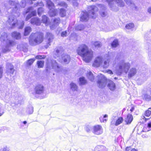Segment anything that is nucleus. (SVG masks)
Listing matches in <instances>:
<instances>
[{
  "mask_svg": "<svg viewBox=\"0 0 151 151\" xmlns=\"http://www.w3.org/2000/svg\"><path fill=\"white\" fill-rule=\"evenodd\" d=\"M78 54L83 58V60L86 63L90 62L93 57V52L89 50L88 47L84 44L79 46L77 50Z\"/></svg>",
  "mask_w": 151,
  "mask_h": 151,
  "instance_id": "obj_1",
  "label": "nucleus"
},
{
  "mask_svg": "<svg viewBox=\"0 0 151 151\" xmlns=\"http://www.w3.org/2000/svg\"><path fill=\"white\" fill-rule=\"evenodd\" d=\"M88 12L85 11L81 13L80 17L81 20L82 21L86 22L88 19L89 17L92 18H95L96 15L95 12L98 10V8L94 6H90L88 7Z\"/></svg>",
  "mask_w": 151,
  "mask_h": 151,
  "instance_id": "obj_2",
  "label": "nucleus"
},
{
  "mask_svg": "<svg viewBox=\"0 0 151 151\" xmlns=\"http://www.w3.org/2000/svg\"><path fill=\"white\" fill-rule=\"evenodd\" d=\"M43 40V34L40 32L32 33L29 37V43L32 46L40 43Z\"/></svg>",
  "mask_w": 151,
  "mask_h": 151,
  "instance_id": "obj_3",
  "label": "nucleus"
},
{
  "mask_svg": "<svg viewBox=\"0 0 151 151\" xmlns=\"http://www.w3.org/2000/svg\"><path fill=\"white\" fill-rule=\"evenodd\" d=\"M119 68L116 70V73L120 75L122 73L124 72L127 73L130 67V64L129 63H125L124 60H122L119 63Z\"/></svg>",
  "mask_w": 151,
  "mask_h": 151,
  "instance_id": "obj_4",
  "label": "nucleus"
},
{
  "mask_svg": "<svg viewBox=\"0 0 151 151\" xmlns=\"http://www.w3.org/2000/svg\"><path fill=\"white\" fill-rule=\"evenodd\" d=\"M52 68L57 72H60L61 68L58 64L54 60H47L46 63V70L48 72L49 70Z\"/></svg>",
  "mask_w": 151,
  "mask_h": 151,
  "instance_id": "obj_5",
  "label": "nucleus"
},
{
  "mask_svg": "<svg viewBox=\"0 0 151 151\" xmlns=\"http://www.w3.org/2000/svg\"><path fill=\"white\" fill-rule=\"evenodd\" d=\"M111 10L115 11L114 2H116L118 6L120 7H123L124 5V2L122 0H107Z\"/></svg>",
  "mask_w": 151,
  "mask_h": 151,
  "instance_id": "obj_6",
  "label": "nucleus"
},
{
  "mask_svg": "<svg viewBox=\"0 0 151 151\" xmlns=\"http://www.w3.org/2000/svg\"><path fill=\"white\" fill-rule=\"evenodd\" d=\"M97 77L98 80L97 81L98 87L99 88H104L106 84L107 80L106 78L103 75H99Z\"/></svg>",
  "mask_w": 151,
  "mask_h": 151,
  "instance_id": "obj_7",
  "label": "nucleus"
},
{
  "mask_svg": "<svg viewBox=\"0 0 151 151\" xmlns=\"http://www.w3.org/2000/svg\"><path fill=\"white\" fill-rule=\"evenodd\" d=\"M5 43L6 44V46L2 49V52L4 53L9 51L10 50V48L15 45V42L14 41L9 38L7 39Z\"/></svg>",
  "mask_w": 151,
  "mask_h": 151,
  "instance_id": "obj_8",
  "label": "nucleus"
},
{
  "mask_svg": "<svg viewBox=\"0 0 151 151\" xmlns=\"http://www.w3.org/2000/svg\"><path fill=\"white\" fill-rule=\"evenodd\" d=\"M34 91L36 94H42L43 93L44 91V87L41 84H38L35 86Z\"/></svg>",
  "mask_w": 151,
  "mask_h": 151,
  "instance_id": "obj_9",
  "label": "nucleus"
},
{
  "mask_svg": "<svg viewBox=\"0 0 151 151\" xmlns=\"http://www.w3.org/2000/svg\"><path fill=\"white\" fill-rule=\"evenodd\" d=\"M33 8L32 7H30L27 9L26 13L31 12L30 14H29L27 16L25 20L27 21L29 19L31 18L32 16H34L36 14V11L33 10Z\"/></svg>",
  "mask_w": 151,
  "mask_h": 151,
  "instance_id": "obj_10",
  "label": "nucleus"
},
{
  "mask_svg": "<svg viewBox=\"0 0 151 151\" xmlns=\"http://www.w3.org/2000/svg\"><path fill=\"white\" fill-rule=\"evenodd\" d=\"M93 129V132L95 134L99 135L101 134L103 132L102 127L99 125L94 126Z\"/></svg>",
  "mask_w": 151,
  "mask_h": 151,
  "instance_id": "obj_11",
  "label": "nucleus"
},
{
  "mask_svg": "<svg viewBox=\"0 0 151 151\" xmlns=\"http://www.w3.org/2000/svg\"><path fill=\"white\" fill-rule=\"evenodd\" d=\"M46 39L47 40V45L45 46V47L46 48L47 47H48L50 45V43L54 39L53 35L50 32H47L46 35Z\"/></svg>",
  "mask_w": 151,
  "mask_h": 151,
  "instance_id": "obj_12",
  "label": "nucleus"
},
{
  "mask_svg": "<svg viewBox=\"0 0 151 151\" xmlns=\"http://www.w3.org/2000/svg\"><path fill=\"white\" fill-rule=\"evenodd\" d=\"M14 70L13 66L11 64L8 63L7 64L6 73L8 75H9L11 76V75L13 74Z\"/></svg>",
  "mask_w": 151,
  "mask_h": 151,
  "instance_id": "obj_13",
  "label": "nucleus"
},
{
  "mask_svg": "<svg viewBox=\"0 0 151 151\" xmlns=\"http://www.w3.org/2000/svg\"><path fill=\"white\" fill-rule=\"evenodd\" d=\"M102 63V58L101 57H98L96 58L93 65L94 67H98L101 65Z\"/></svg>",
  "mask_w": 151,
  "mask_h": 151,
  "instance_id": "obj_14",
  "label": "nucleus"
},
{
  "mask_svg": "<svg viewBox=\"0 0 151 151\" xmlns=\"http://www.w3.org/2000/svg\"><path fill=\"white\" fill-rule=\"evenodd\" d=\"M10 24L12 25V28H13L17 22L16 17L14 16H10L8 21Z\"/></svg>",
  "mask_w": 151,
  "mask_h": 151,
  "instance_id": "obj_15",
  "label": "nucleus"
},
{
  "mask_svg": "<svg viewBox=\"0 0 151 151\" xmlns=\"http://www.w3.org/2000/svg\"><path fill=\"white\" fill-rule=\"evenodd\" d=\"M60 19L59 18H55L53 20V24L50 26V28L52 29H55L60 24Z\"/></svg>",
  "mask_w": 151,
  "mask_h": 151,
  "instance_id": "obj_16",
  "label": "nucleus"
},
{
  "mask_svg": "<svg viewBox=\"0 0 151 151\" xmlns=\"http://www.w3.org/2000/svg\"><path fill=\"white\" fill-rule=\"evenodd\" d=\"M137 70L134 68H132L130 69L128 75V77L130 78L134 76L137 73Z\"/></svg>",
  "mask_w": 151,
  "mask_h": 151,
  "instance_id": "obj_17",
  "label": "nucleus"
},
{
  "mask_svg": "<svg viewBox=\"0 0 151 151\" xmlns=\"http://www.w3.org/2000/svg\"><path fill=\"white\" fill-rule=\"evenodd\" d=\"M62 58L63 63L65 64H68L70 60V57L68 55H63Z\"/></svg>",
  "mask_w": 151,
  "mask_h": 151,
  "instance_id": "obj_18",
  "label": "nucleus"
},
{
  "mask_svg": "<svg viewBox=\"0 0 151 151\" xmlns=\"http://www.w3.org/2000/svg\"><path fill=\"white\" fill-rule=\"evenodd\" d=\"M9 4L12 6L14 5V8H13V11L14 12L16 13L18 10L17 7L19 6V4H15L14 1H9Z\"/></svg>",
  "mask_w": 151,
  "mask_h": 151,
  "instance_id": "obj_19",
  "label": "nucleus"
},
{
  "mask_svg": "<svg viewBox=\"0 0 151 151\" xmlns=\"http://www.w3.org/2000/svg\"><path fill=\"white\" fill-rule=\"evenodd\" d=\"M31 23L33 24L40 25L41 23V21L39 18L35 17L31 19Z\"/></svg>",
  "mask_w": 151,
  "mask_h": 151,
  "instance_id": "obj_20",
  "label": "nucleus"
},
{
  "mask_svg": "<svg viewBox=\"0 0 151 151\" xmlns=\"http://www.w3.org/2000/svg\"><path fill=\"white\" fill-rule=\"evenodd\" d=\"M133 119L132 116L130 114H128L126 118H125L124 121L126 124H131Z\"/></svg>",
  "mask_w": 151,
  "mask_h": 151,
  "instance_id": "obj_21",
  "label": "nucleus"
},
{
  "mask_svg": "<svg viewBox=\"0 0 151 151\" xmlns=\"http://www.w3.org/2000/svg\"><path fill=\"white\" fill-rule=\"evenodd\" d=\"M9 38L7 33L4 32L2 33L1 36L0 40L1 42H5L6 40Z\"/></svg>",
  "mask_w": 151,
  "mask_h": 151,
  "instance_id": "obj_22",
  "label": "nucleus"
},
{
  "mask_svg": "<svg viewBox=\"0 0 151 151\" xmlns=\"http://www.w3.org/2000/svg\"><path fill=\"white\" fill-rule=\"evenodd\" d=\"M108 86L109 89L111 91H114L116 88L115 84L112 81H110L109 82L108 84Z\"/></svg>",
  "mask_w": 151,
  "mask_h": 151,
  "instance_id": "obj_23",
  "label": "nucleus"
},
{
  "mask_svg": "<svg viewBox=\"0 0 151 151\" xmlns=\"http://www.w3.org/2000/svg\"><path fill=\"white\" fill-rule=\"evenodd\" d=\"M12 37L17 40L21 38L20 33L16 31L12 33Z\"/></svg>",
  "mask_w": 151,
  "mask_h": 151,
  "instance_id": "obj_24",
  "label": "nucleus"
},
{
  "mask_svg": "<svg viewBox=\"0 0 151 151\" xmlns=\"http://www.w3.org/2000/svg\"><path fill=\"white\" fill-rule=\"evenodd\" d=\"M111 59V58H109V57L106 60L104 61L103 64L102 65V66L103 68H106L109 67Z\"/></svg>",
  "mask_w": 151,
  "mask_h": 151,
  "instance_id": "obj_25",
  "label": "nucleus"
},
{
  "mask_svg": "<svg viewBox=\"0 0 151 151\" xmlns=\"http://www.w3.org/2000/svg\"><path fill=\"white\" fill-rule=\"evenodd\" d=\"M62 53L61 51H60L58 49H56L55 51L53 52V56L55 58H58L61 55Z\"/></svg>",
  "mask_w": 151,
  "mask_h": 151,
  "instance_id": "obj_26",
  "label": "nucleus"
},
{
  "mask_svg": "<svg viewBox=\"0 0 151 151\" xmlns=\"http://www.w3.org/2000/svg\"><path fill=\"white\" fill-rule=\"evenodd\" d=\"M46 3L49 9L54 8V4L50 0H47Z\"/></svg>",
  "mask_w": 151,
  "mask_h": 151,
  "instance_id": "obj_27",
  "label": "nucleus"
},
{
  "mask_svg": "<svg viewBox=\"0 0 151 151\" xmlns=\"http://www.w3.org/2000/svg\"><path fill=\"white\" fill-rule=\"evenodd\" d=\"M87 83V80L84 77H81L79 79V83L80 85H83Z\"/></svg>",
  "mask_w": 151,
  "mask_h": 151,
  "instance_id": "obj_28",
  "label": "nucleus"
},
{
  "mask_svg": "<svg viewBox=\"0 0 151 151\" xmlns=\"http://www.w3.org/2000/svg\"><path fill=\"white\" fill-rule=\"evenodd\" d=\"M32 31V29L30 27L28 26L25 28L24 35V36L28 35Z\"/></svg>",
  "mask_w": 151,
  "mask_h": 151,
  "instance_id": "obj_29",
  "label": "nucleus"
},
{
  "mask_svg": "<svg viewBox=\"0 0 151 151\" xmlns=\"http://www.w3.org/2000/svg\"><path fill=\"white\" fill-rule=\"evenodd\" d=\"M49 14L50 17L55 16L57 14V11L54 8L50 9L49 12Z\"/></svg>",
  "mask_w": 151,
  "mask_h": 151,
  "instance_id": "obj_30",
  "label": "nucleus"
},
{
  "mask_svg": "<svg viewBox=\"0 0 151 151\" xmlns=\"http://www.w3.org/2000/svg\"><path fill=\"white\" fill-rule=\"evenodd\" d=\"M87 77L91 81H93L94 80V77L93 74L91 72H89L87 73Z\"/></svg>",
  "mask_w": 151,
  "mask_h": 151,
  "instance_id": "obj_31",
  "label": "nucleus"
},
{
  "mask_svg": "<svg viewBox=\"0 0 151 151\" xmlns=\"http://www.w3.org/2000/svg\"><path fill=\"white\" fill-rule=\"evenodd\" d=\"M70 88L73 91H77L78 90V87L74 83H71L70 84Z\"/></svg>",
  "mask_w": 151,
  "mask_h": 151,
  "instance_id": "obj_32",
  "label": "nucleus"
},
{
  "mask_svg": "<svg viewBox=\"0 0 151 151\" xmlns=\"http://www.w3.org/2000/svg\"><path fill=\"white\" fill-rule=\"evenodd\" d=\"M143 99L147 101H151V96L147 93L143 94L142 96Z\"/></svg>",
  "mask_w": 151,
  "mask_h": 151,
  "instance_id": "obj_33",
  "label": "nucleus"
},
{
  "mask_svg": "<svg viewBox=\"0 0 151 151\" xmlns=\"http://www.w3.org/2000/svg\"><path fill=\"white\" fill-rule=\"evenodd\" d=\"M33 107L30 106L27 109L26 112L29 114H31L33 113Z\"/></svg>",
  "mask_w": 151,
  "mask_h": 151,
  "instance_id": "obj_34",
  "label": "nucleus"
},
{
  "mask_svg": "<svg viewBox=\"0 0 151 151\" xmlns=\"http://www.w3.org/2000/svg\"><path fill=\"white\" fill-rule=\"evenodd\" d=\"M123 120L124 119L122 117H119L116 121L115 125L116 126L119 125L123 121Z\"/></svg>",
  "mask_w": 151,
  "mask_h": 151,
  "instance_id": "obj_35",
  "label": "nucleus"
},
{
  "mask_svg": "<svg viewBox=\"0 0 151 151\" xmlns=\"http://www.w3.org/2000/svg\"><path fill=\"white\" fill-rule=\"evenodd\" d=\"M60 16L62 17L65 16L66 14L65 10L63 8L61 9L60 10Z\"/></svg>",
  "mask_w": 151,
  "mask_h": 151,
  "instance_id": "obj_36",
  "label": "nucleus"
},
{
  "mask_svg": "<svg viewBox=\"0 0 151 151\" xmlns=\"http://www.w3.org/2000/svg\"><path fill=\"white\" fill-rule=\"evenodd\" d=\"M145 115L147 117H151V109L150 108L146 110L145 113Z\"/></svg>",
  "mask_w": 151,
  "mask_h": 151,
  "instance_id": "obj_37",
  "label": "nucleus"
},
{
  "mask_svg": "<svg viewBox=\"0 0 151 151\" xmlns=\"http://www.w3.org/2000/svg\"><path fill=\"white\" fill-rule=\"evenodd\" d=\"M118 42L117 40H115L112 42L111 45L113 47H115L118 45Z\"/></svg>",
  "mask_w": 151,
  "mask_h": 151,
  "instance_id": "obj_38",
  "label": "nucleus"
},
{
  "mask_svg": "<svg viewBox=\"0 0 151 151\" xmlns=\"http://www.w3.org/2000/svg\"><path fill=\"white\" fill-rule=\"evenodd\" d=\"M134 25L133 23H130L127 24L126 25V28L128 29H131L133 28L134 27Z\"/></svg>",
  "mask_w": 151,
  "mask_h": 151,
  "instance_id": "obj_39",
  "label": "nucleus"
},
{
  "mask_svg": "<svg viewBox=\"0 0 151 151\" xmlns=\"http://www.w3.org/2000/svg\"><path fill=\"white\" fill-rule=\"evenodd\" d=\"M37 64L39 68H42L44 65L43 61H39L37 62Z\"/></svg>",
  "mask_w": 151,
  "mask_h": 151,
  "instance_id": "obj_40",
  "label": "nucleus"
},
{
  "mask_svg": "<svg viewBox=\"0 0 151 151\" xmlns=\"http://www.w3.org/2000/svg\"><path fill=\"white\" fill-rule=\"evenodd\" d=\"M84 26L83 24H80L77 26L76 29L78 30H81L84 29Z\"/></svg>",
  "mask_w": 151,
  "mask_h": 151,
  "instance_id": "obj_41",
  "label": "nucleus"
},
{
  "mask_svg": "<svg viewBox=\"0 0 151 151\" xmlns=\"http://www.w3.org/2000/svg\"><path fill=\"white\" fill-rule=\"evenodd\" d=\"M35 59L34 58L30 59L27 60V65H31L35 61Z\"/></svg>",
  "mask_w": 151,
  "mask_h": 151,
  "instance_id": "obj_42",
  "label": "nucleus"
},
{
  "mask_svg": "<svg viewBox=\"0 0 151 151\" xmlns=\"http://www.w3.org/2000/svg\"><path fill=\"white\" fill-rule=\"evenodd\" d=\"M48 20V18L46 16H42V21L43 23H47Z\"/></svg>",
  "mask_w": 151,
  "mask_h": 151,
  "instance_id": "obj_43",
  "label": "nucleus"
},
{
  "mask_svg": "<svg viewBox=\"0 0 151 151\" xmlns=\"http://www.w3.org/2000/svg\"><path fill=\"white\" fill-rule=\"evenodd\" d=\"M93 45L96 47L97 48L100 47L102 46L101 43L99 42H95L93 43Z\"/></svg>",
  "mask_w": 151,
  "mask_h": 151,
  "instance_id": "obj_44",
  "label": "nucleus"
},
{
  "mask_svg": "<svg viewBox=\"0 0 151 151\" xmlns=\"http://www.w3.org/2000/svg\"><path fill=\"white\" fill-rule=\"evenodd\" d=\"M43 11V9L42 7L39 8L37 10L38 14L39 16H40L42 13Z\"/></svg>",
  "mask_w": 151,
  "mask_h": 151,
  "instance_id": "obj_45",
  "label": "nucleus"
},
{
  "mask_svg": "<svg viewBox=\"0 0 151 151\" xmlns=\"http://www.w3.org/2000/svg\"><path fill=\"white\" fill-rule=\"evenodd\" d=\"M34 5L35 6H43L44 4L43 3L42 1H39L37 3L35 4Z\"/></svg>",
  "mask_w": 151,
  "mask_h": 151,
  "instance_id": "obj_46",
  "label": "nucleus"
},
{
  "mask_svg": "<svg viewBox=\"0 0 151 151\" xmlns=\"http://www.w3.org/2000/svg\"><path fill=\"white\" fill-rule=\"evenodd\" d=\"M1 149V151H11L9 148L6 146L4 147L3 148Z\"/></svg>",
  "mask_w": 151,
  "mask_h": 151,
  "instance_id": "obj_47",
  "label": "nucleus"
},
{
  "mask_svg": "<svg viewBox=\"0 0 151 151\" xmlns=\"http://www.w3.org/2000/svg\"><path fill=\"white\" fill-rule=\"evenodd\" d=\"M58 5L64 7H66L67 6L66 3L64 2H60L58 4Z\"/></svg>",
  "mask_w": 151,
  "mask_h": 151,
  "instance_id": "obj_48",
  "label": "nucleus"
},
{
  "mask_svg": "<svg viewBox=\"0 0 151 151\" xmlns=\"http://www.w3.org/2000/svg\"><path fill=\"white\" fill-rule=\"evenodd\" d=\"M67 33L66 31L62 32L61 34V36L62 37H66Z\"/></svg>",
  "mask_w": 151,
  "mask_h": 151,
  "instance_id": "obj_49",
  "label": "nucleus"
},
{
  "mask_svg": "<svg viewBox=\"0 0 151 151\" xmlns=\"http://www.w3.org/2000/svg\"><path fill=\"white\" fill-rule=\"evenodd\" d=\"M86 130L87 132H89L91 129H93V128L88 126H86Z\"/></svg>",
  "mask_w": 151,
  "mask_h": 151,
  "instance_id": "obj_50",
  "label": "nucleus"
},
{
  "mask_svg": "<svg viewBox=\"0 0 151 151\" xmlns=\"http://www.w3.org/2000/svg\"><path fill=\"white\" fill-rule=\"evenodd\" d=\"M24 21H22L20 23V24L19 27V28L21 29H22L24 25Z\"/></svg>",
  "mask_w": 151,
  "mask_h": 151,
  "instance_id": "obj_51",
  "label": "nucleus"
},
{
  "mask_svg": "<svg viewBox=\"0 0 151 151\" xmlns=\"http://www.w3.org/2000/svg\"><path fill=\"white\" fill-rule=\"evenodd\" d=\"M45 57L44 55H37L36 56L35 58L37 59H42L45 58Z\"/></svg>",
  "mask_w": 151,
  "mask_h": 151,
  "instance_id": "obj_52",
  "label": "nucleus"
},
{
  "mask_svg": "<svg viewBox=\"0 0 151 151\" xmlns=\"http://www.w3.org/2000/svg\"><path fill=\"white\" fill-rule=\"evenodd\" d=\"M147 128H148L147 127H144L142 130V131L146 132L150 131V129H147Z\"/></svg>",
  "mask_w": 151,
  "mask_h": 151,
  "instance_id": "obj_53",
  "label": "nucleus"
},
{
  "mask_svg": "<svg viewBox=\"0 0 151 151\" xmlns=\"http://www.w3.org/2000/svg\"><path fill=\"white\" fill-rule=\"evenodd\" d=\"M107 116H108V115L107 114H105L104 116L103 117V118H102V119H103V122H104V121H106V118H107ZM101 119H102V118H101V117L99 118V119H100V120L101 121Z\"/></svg>",
  "mask_w": 151,
  "mask_h": 151,
  "instance_id": "obj_54",
  "label": "nucleus"
},
{
  "mask_svg": "<svg viewBox=\"0 0 151 151\" xmlns=\"http://www.w3.org/2000/svg\"><path fill=\"white\" fill-rule=\"evenodd\" d=\"M67 1L72 2L74 5L77 6L78 5V3L76 2V0H67Z\"/></svg>",
  "mask_w": 151,
  "mask_h": 151,
  "instance_id": "obj_55",
  "label": "nucleus"
},
{
  "mask_svg": "<svg viewBox=\"0 0 151 151\" xmlns=\"http://www.w3.org/2000/svg\"><path fill=\"white\" fill-rule=\"evenodd\" d=\"M100 14L102 17H104L106 16V14L104 12H100Z\"/></svg>",
  "mask_w": 151,
  "mask_h": 151,
  "instance_id": "obj_56",
  "label": "nucleus"
},
{
  "mask_svg": "<svg viewBox=\"0 0 151 151\" xmlns=\"http://www.w3.org/2000/svg\"><path fill=\"white\" fill-rule=\"evenodd\" d=\"M3 73V69L1 67H0V78H1Z\"/></svg>",
  "mask_w": 151,
  "mask_h": 151,
  "instance_id": "obj_57",
  "label": "nucleus"
},
{
  "mask_svg": "<svg viewBox=\"0 0 151 151\" xmlns=\"http://www.w3.org/2000/svg\"><path fill=\"white\" fill-rule=\"evenodd\" d=\"M148 56L149 57V59L151 61V49L150 50H149L148 53Z\"/></svg>",
  "mask_w": 151,
  "mask_h": 151,
  "instance_id": "obj_58",
  "label": "nucleus"
},
{
  "mask_svg": "<svg viewBox=\"0 0 151 151\" xmlns=\"http://www.w3.org/2000/svg\"><path fill=\"white\" fill-rule=\"evenodd\" d=\"M148 129H150L151 127V121L149 122L147 124V126Z\"/></svg>",
  "mask_w": 151,
  "mask_h": 151,
  "instance_id": "obj_59",
  "label": "nucleus"
},
{
  "mask_svg": "<svg viewBox=\"0 0 151 151\" xmlns=\"http://www.w3.org/2000/svg\"><path fill=\"white\" fill-rule=\"evenodd\" d=\"M133 6V7L132 8L134 10H137V7L134 4H132Z\"/></svg>",
  "mask_w": 151,
  "mask_h": 151,
  "instance_id": "obj_60",
  "label": "nucleus"
},
{
  "mask_svg": "<svg viewBox=\"0 0 151 151\" xmlns=\"http://www.w3.org/2000/svg\"><path fill=\"white\" fill-rule=\"evenodd\" d=\"M107 72L109 74H113V72L110 70H108L107 71Z\"/></svg>",
  "mask_w": 151,
  "mask_h": 151,
  "instance_id": "obj_61",
  "label": "nucleus"
},
{
  "mask_svg": "<svg viewBox=\"0 0 151 151\" xmlns=\"http://www.w3.org/2000/svg\"><path fill=\"white\" fill-rule=\"evenodd\" d=\"M147 12L149 13H151V7H150L148 8Z\"/></svg>",
  "mask_w": 151,
  "mask_h": 151,
  "instance_id": "obj_62",
  "label": "nucleus"
},
{
  "mask_svg": "<svg viewBox=\"0 0 151 151\" xmlns=\"http://www.w3.org/2000/svg\"><path fill=\"white\" fill-rule=\"evenodd\" d=\"M131 149V147H127L125 149V151H129Z\"/></svg>",
  "mask_w": 151,
  "mask_h": 151,
  "instance_id": "obj_63",
  "label": "nucleus"
},
{
  "mask_svg": "<svg viewBox=\"0 0 151 151\" xmlns=\"http://www.w3.org/2000/svg\"><path fill=\"white\" fill-rule=\"evenodd\" d=\"M22 51L24 52H26L27 51V49L26 48H22Z\"/></svg>",
  "mask_w": 151,
  "mask_h": 151,
  "instance_id": "obj_64",
  "label": "nucleus"
}]
</instances>
